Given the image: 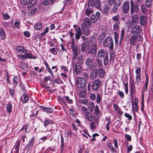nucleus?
Here are the masks:
<instances>
[{"mask_svg":"<svg viewBox=\"0 0 153 153\" xmlns=\"http://www.w3.org/2000/svg\"><path fill=\"white\" fill-rule=\"evenodd\" d=\"M23 97H24V100L22 101V103L24 104L27 102L29 100V98L27 94L25 92L23 93Z\"/></svg>","mask_w":153,"mask_h":153,"instance_id":"31","label":"nucleus"},{"mask_svg":"<svg viewBox=\"0 0 153 153\" xmlns=\"http://www.w3.org/2000/svg\"><path fill=\"white\" fill-rule=\"evenodd\" d=\"M90 19L91 21V22L93 23H95L97 21H98L97 20V18L94 15H91L90 17Z\"/></svg>","mask_w":153,"mask_h":153,"instance_id":"40","label":"nucleus"},{"mask_svg":"<svg viewBox=\"0 0 153 153\" xmlns=\"http://www.w3.org/2000/svg\"><path fill=\"white\" fill-rule=\"evenodd\" d=\"M72 62L75 72L77 73H79L82 70L81 64L84 62L83 56L81 54L78 56V58L72 59Z\"/></svg>","mask_w":153,"mask_h":153,"instance_id":"1","label":"nucleus"},{"mask_svg":"<svg viewBox=\"0 0 153 153\" xmlns=\"http://www.w3.org/2000/svg\"><path fill=\"white\" fill-rule=\"evenodd\" d=\"M102 84L101 81L100 79H96L94 81L92 85V89L95 91L97 90Z\"/></svg>","mask_w":153,"mask_h":153,"instance_id":"10","label":"nucleus"},{"mask_svg":"<svg viewBox=\"0 0 153 153\" xmlns=\"http://www.w3.org/2000/svg\"><path fill=\"white\" fill-rule=\"evenodd\" d=\"M97 62L99 65L101 66L102 65V60L99 58H97L96 59Z\"/></svg>","mask_w":153,"mask_h":153,"instance_id":"64","label":"nucleus"},{"mask_svg":"<svg viewBox=\"0 0 153 153\" xmlns=\"http://www.w3.org/2000/svg\"><path fill=\"white\" fill-rule=\"evenodd\" d=\"M82 32L80 28L78 27L77 29L76 28L75 30V36L76 41H77L80 38L81 36L82 35Z\"/></svg>","mask_w":153,"mask_h":153,"instance_id":"17","label":"nucleus"},{"mask_svg":"<svg viewBox=\"0 0 153 153\" xmlns=\"http://www.w3.org/2000/svg\"><path fill=\"white\" fill-rule=\"evenodd\" d=\"M25 59H36V56L34 55L32 56V54L30 53H25Z\"/></svg>","mask_w":153,"mask_h":153,"instance_id":"26","label":"nucleus"},{"mask_svg":"<svg viewBox=\"0 0 153 153\" xmlns=\"http://www.w3.org/2000/svg\"><path fill=\"white\" fill-rule=\"evenodd\" d=\"M86 95V93L84 91H82L79 94V96L81 97H84Z\"/></svg>","mask_w":153,"mask_h":153,"instance_id":"48","label":"nucleus"},{"mask_svg":"<svg viewBox=\"0 0 153 153\" xmlns=\"http://www.w3.org/2000/svg\"><path fill=\"white\" fill-rule=\"evenodd\" d=\"M97 56L100 58H104L103 61L104 64L107 65L108 63V53L102 49L99 50L97 52Z\"/></svg>","mask_w":153,"mask_h":153,"instance_id":"3","label":"nucleus"},{"mask_svg":"<svg viewBox=\"0 0 153 153\" xmlns=\"http://www.w3.org/2000/svg\"><path fill=\"white\" fill-rule=\"evenodd\" d=\"M118 95L120 96V97H121V98H123L124 97V94L123 92L119 91L118 92Z\"/></svg>","mask_w":153,"mask_h":153,"instance_id":"61","label":"nucleus"},{"mask_svg":"<svg viewBox=\"0 0 153 153\" xmlns=\"http://www.w3.org/2000/svg\"><path fill=\"white\" fill-rule=\"evenodd\" d=\"M39 108L41 110L47 113H52L53 111V109L52 108H48L43 106H40Z\"/></svg>","mask_w":153,"mask_h":153,"instance_id":"18","label":"nucleus"},{"mask_svg":"<svg viewBox=\"0 0 153 153\" xmlns=\"http://www.w3.org/2000/svg\"><path fill=\"white\" fill-rule=\"evenodd\" d=\"M147 18L144 16H141L140 17V23L142 26L145 24L147 22Z\"/></svg>","mask_w":153,"mask_h":153,"instance_id":"21","label":"nucleus"},{"mask_svg":"<svg viewBox=\"0 0 153 153\" xmlns=\"http://www.w3.org/2000/svg\"><path fill=\"white\" fill-rule=\"evenodd\" d=\"M99 74V71L97 69L94 70L91 73L90 78L92 80L96 78Z\"/></svg>","mask_w":153,"mask_h":153,"instance_id":"16","label":"nucleus"},{"mask_svg":"<svg viewBox=\"0 0 153 153\" xmlns=\"http://www.w3.org/2000/svg\"><path fill=\"white\" fill-rule=\"evenodd\" d=\"M31 0H21V3L22 4L27 5L30 2Z\"/></svg>","mask_w":153,"mask_h":153,"instance_id":"49","label":"nucleus"},{"mask_svg":"<svg viewBox=\"0 0 153 153\" xmlns=\"http://www.w3.org/2000/svg\"><path fill=\"white\" fill-rule=\"evenodd\" d=\"M30 3L28 6L27 8L28 9L31 8L32 6L35 5L36 3V0H31Z\"/></svg>","mask_w":153,"mask_h":153,"instance_id":"30","label":"nucleus"},{"mask_svg":"<svg viewBox=\"0 0 153 153\" xmlns=\"http://www.w3.org/2000/svg\"><path fill=\"white\" fill-rule=\"evenodd\" d=\"M135 89V85L134 83H131L130 84V96L132 97L134 94Z\"/></svg>","mask_w":153,"mask_h":153,"instance_id":"24","label":"nucleus"},{"mask_svg":"<svg viewBox=\"0 0 153 153\" xmlns=\"http://www.w3.org/2000/svg\"><path fill=\"white\" fill-rule=\"evenodd\" d=\"M96 17L97 18V20H100L101 18V17L99 12H97L95 14Z\"/></svg>","mask_w":153,"mask_h":153,"instance_id":"55","label":"nucleus"},{"mask_svg":"<svg viewBox=\"0 0 153 153\" xmlns=\"http://www.w3.org/2000/svg\"><path fill=\"white\" fill-rule=\"evenodd\" d=\"M9 93L10 95H11L12 97H13L14 95V94L15 93V91L12 88H9Z\"/></svg>","mask_w":153,"mask_h":153,"instance_id":"58","label":"nucleus"},{"mask_svg":"<svg viewBox=\"0 0 153 153\" xmlns=\"http://www.w3.org/2000/svg\"><path fill=\"white\" fill-rule=\"evenodd\" d=\"M114 39L116 43L118 42L119 36L117 32H115L114 33Z\"/></svg>","mask_w":153,"mask_h":153,"instance_id":"50","label":"nucleus"},{"mask_svg":"<svg viewBox=\"0 0 153 153\" xmlns=\"http://www.w3.org/2000/svg\"><path fill=\"white\" fill-rule=\"evenodd\" d=\"M106 33H102L99 36L98 42L99 43H101L106 36Z\"/></svg>","mask_w":153,"mask_h":153,"instance_id":"23","label":"nucleus"},{"mask_svg":"<svg viewBox=\"0 0 153 153\" xmlns=\"http://www.w3.org/2000/svg\"><path fill=\"white\" fill-rule=\"evenodd\" d=\"M138 21V17L136 15H133L132 16V21L131 26L134 27L137 25V23Z\"/></svg>","mask_w":153,"mask_h":153,"instance_id":"19","label":"nucleus"},{"mask_svg":"<svg viewBox=\"0 0 153 153\" xmlns=\"http://www.w3.org/2000/svg\"><path fill=\"white\" fill-rule=\"evenodd\" d=\"M113 108L114 110L117 111H118L120 109V108L119 107L118 105L115 103L113 105Z\"/></svg>","mask_w":153,"mask_h":153,"instance_id":"51","label":"nucleus"},{"mask_svg":"<svg viewBox=\"0 0 153 153\" xmlns=\"http://www.w3.org/2000/svg\"><path fill=\"white\" fill-rule=\"evenodd\" d=\"M103 45L105 47L110 45V48L111 51L113 49V42L110 36L106 37L103 41Z\"/></svg>","mask_w":153,"mask_h":153,"instance_id":"8","label":"nucleus"},{"mask_svg":"<svg viewBox=\"0 0 153 153\" xmlns=\"http://www.w3.org/2000/svg\"><path fill=\"white\" fill-rule=\"evenodd\" d=\"M71 131L69 130L65 131V136L66 137H68L69 136H71Z\"/></svg>","mask_w":153,"mask_h":153,"instance_id":"53","label":"nucleus"},{"mask_svg":"<svg viewBox=\"0 0 153 153\" xmlns=\"http://www.w3.org/2000/svg\"><path fill=\"white\" fill-rule=\"evenodd\" d=\"M97 96L96 102L97 103L99 104L100 100H102V98H101L102 95H101L99 94H97Z\"/></svg>","mask_w":153,"mask_h":153,"instance_id":"44","label":"nucleus"},{"mask_svg":"<svg viewBox=\"0 0 153 153\" xmlns=\"http://www.w3.org/2000/svg\"><path fill=\"white\" fill-rule=\"evenodd\" d=\"M94 6V0H88V8H92Z\"/></svg>","mask_w":153,"mask_h":153,"instance_id":"34","label":"nucleus"},{"mask_svg":"<svg viewBox=\"0 0 153 153\" xmlns=\"http://www.w3.org/2000/svg\"><path fill=\"white\" fill-rule=\"evenodd\" d=\"M3 19L4 20L8 19L10 18V16L7 13L3 14Z\"/></svg>","mask_w":153,"mask_h":153,"instance_id":"52","label":"nucleus"},{"mask_svg":"<svg viewBox=\"0 0 153 153\" xmlns=\"http://www.w3.org/2000/svg\"><path fill=\"white\" fill-rule=\"evenodd\" d=\"M90 45L88 39L85 42H83L81 45V51L82 52H86L89 50Z\"/></svg>","mask_w":153,"mask_h":153,"instance_id":"9","label":"nucleus"},{"mask_svg":"<svg viewBox=\"0 0 153 153\" xmlns=\"http://www.w3.org/2000/svg\"><path fill=\"white\" fill-rule=\"evenodd\" d=\"M94 60V58H87L85 61V63L86 65L88 66L89 69L91 70H94L95 67L97 66V64L96 63H93Z\"/></svg>","mask_w":153,"mask_h":153,"instance_id":"6","label":"nucleus"},{"mask_svg":"<svg viewBox=\"0 0 153 153\" xmlns=\"http://www.w3.org/2000/svg\"><path fill=\"white\" fill-rule=\"evenodd\" d=\"M17 51L19 53H22L26 52L27 51L26 49H25L24 47L22 46H18L16 48Z\"/></svg>","mask_w":153,"mask_h":153,"instance_id":"22","label":"nucleus"},{"mask_svg":"<svg viewBox=\"0 0 153 153\" xmlns=\"http://www.w3.org/2000/svg\"><path fill=\"white\" fill-rule=\"evenodd\" d=\"M142 10L143 13H145L147 11V10L146 8L145 4H143L141 5Z\"/></svg>","mask_w":153,"mask_h":153,"instance_id":"56","label":"nucleus"},{"mask_svg":"<svg viewBox=\"0 0 153 153\" xmlns=\"http://www.w3.org/2000/svg\"><path fill=\"white\" fill-rule=\"evenodd\" d=\"M81 29L83 34L86 36H88L89 34L90 31L88 28H81Z\"/></svg>","mask_w":153,"mask_h":153,"instance_id":"29","label":"nucleus"},{"mask_svg":"<svg viewBox=\"0 0 153 153\" xmlns=\"http://www.w3.org/2000/svg\"><path fill=\"white\" fill-rule=\"evenodd\" d=\"M87 82L85 79L78 77L77 78L76 84L77 87L79 88H84L85 87Z\"/></svg>","mask_w":153,"mask_h":153,"instance_id":"7","label":"nucleus"},{"mask_svg":"<svg viewBox=\"0 0 153 153\" xmlns=\"http://www.w3.org/2000/svg\"><path fill=\"white\" fill-rule=\"evenodd\" d=\"M120 18V16L117 15L116 16L112 18V20L115 22L114 23H120V22L119 21V19Z\"/></svg>","mask_w":153,"mask_h":153,"instance_id":"35","label":"nucleus"},{"mask_svg":"<svg viewBox=\"0 0 153 153\" xmlns=\"http://www.w3.org/2000/svg\"><path fill=\"white\" fill-rule=\"evenodd\" d=\"M100 0H95L94 1V6L97 8H99L100 7Z\"/></svg>","mask_w":153,"mask_h":153,"instance_id":"37","label":"nucleus"},{"mask_svg":"<svg viewBox=\"0 0 153 153\" xmlns=\"http://www.w3.org/2000/svg\"><path fill=\"white\" fill-rule=\"evenodd\" d=\"M86 118L89 121H91L92 120V116L91 114L89 112H86L85 114Z\"/></svg>","mask_w":153,"mask_h":153,"instance_id":"33","label":"nucleus"},{"mask_svg":"<svg viewBox=\"0 0 153 153\" xmlns=\"http://www.w3.org/2000/svg\"><path fill=\"white\" fill-rule=\"evenodd\" d=\"M110 10V7L107 5H105L103 7L102 10L105 14H107Z\"/></svg>","mask_w":153,"mask_h":153,"instance_id":"25","label":"nucleus"},{"mask_svg":"<svg viewBox=\"0 0 153 153\" xmlns=\"http://www.w3.org/2000/svg\"><path fill=\"white\" fill-rule=\"evenodd\" d=\"M90 127L91 128V129L92 130H94L95 129L96 127L95 126V124L94 122H92L90 125Z\"/></svg>","mask_w":153,"mask_h":153,"instance_id":"59","label":"nucleus"},{"mask_svg":"<svg viewBox=\"0 0 153 153\" xmlns=\"http://www.w3.org/2000/svg\"><path fill=\"white\" fill-rule=\"evenodd\" d=\"M120 4V0H116L114 2L113 7L111 9V12L113 13L117 12Z\"/></svg>","mask_w":153,"mask_h":153,"instance_id":"14","label":"nucleus"},{"mask_svg":"<svg viewBox=\"0 0 153 153\" xmlns=\"http://www.w3.org/2000/svg\"><path fill=\"white\" fill-rule=\"evenodd\" d=\"M91 26V23L89 19L84 18L83 22L81 24V28H88Z\"/></svg>","mask_w":153,"mask_h":153,"instance_id":"11","label":"nucleus"},{"mask_svg":"<svg viewBox=\"0 0 153 153\" xmlns=\"http://www.w3.org/2000/svg\"><path fill=\"white\" fill-rule=\"evenodd\" d=\"M74 38L72 39V42L71 44V47L73 51L72 59L78 58V56L80 52V49L77 45H74Z\"/></svg>","mask_w":153,"mask_h":153,"instance_id":"4","label":"nucleus"},{"mask_svg":"<svg viewBox=\"0 0 153 153\" xmlns=\"http://www.w3.org/2000/svg\"><path fill=\"white\" fill-rule=\"evenodd\" d=\"M120 23H114L113 25V29L114 31H119V26Z\"/></svg>","mask_w":153,"mask_h":153,"instance_id":"36","label":"nucleus"},{"mask_svg":"<svg viewBox=\"0 0 153 153\" xmlns=\"http://www.w3.org/2000/svg\"><path fill=\"white\" fill-rule=\"evenodd\" d=\"M91 8H88L85 10V13L88 16H89L90 14L92 13L93 12V10H92Z\"/></svg>","mask_w":153,"mask_h":153,"instance_id":"39","label":"nucleus"},{"mask_svg":"<svg viewBox=\"0 0 153 153\" xmlns=\"http://www.w3.org/2000/svg\"><path fill=\"white\" fill-rule=\"evenodd\" d=\"M133 28L132 29L131 32L134 34L139 35V34L142 30L141 27L139 25H136L134 27H132Z\"/></svg>","mask_w":153,"mask_h":153,"instance_id":"13","label":"nucleus"},{"mask_svg":"<svg viewBox=\"0 0 153 153\" xmlns=\"http://www.w3.org/2000/svg\"><path fill=\"white\" fill-rule=\"evenodd\" d=\"M64 98L65 99L66 101L69 104H71L72 102V100L70 99L69 97L68 96H64Z\"/></svg>","mask_w":153,"mask_h":153,"instance_id":"45","label":"nucleus"},{"mask_svg":"<svg viewBox=\"0 0 153 153\" xmlns=\"http://www.w3.org/2000/svg\"><path fill=\"white\" fill-rule=\"evenodd\" d=\"M50 51L54 55H56L57 54V52L56 51L55 48H54L51 49Z\"/></svg>","mask_w":153,"mask_h":153,"instance_id":"57","label":"nucleus"},{"mask_svg":"<svg viewBox=\"0 0 153 153\" xmlns=\"http://www.w3.org/2000/svg\"><path fill=\"white\" fill-rule=\"evenodd\" d=\"M153 0H146L145 2V4L146 5V7L147 8L150 7H151L152 4V1Z\"/></svg>","mask_w":153,"mask_h":153,"instance_id":"38","label":"nucleus"},{"mask_svg":"<svg viewBox=\"0 0 153 153\" xmlns=\"http://www.w3.org/2000/svg\"><path fill=\"white\" fill-rule=\"evenodd\" d=\"M94 110L95 114L96 115H98L100 113V111L99 110L98 105H96Z\"/></svg>","mask_w":153,"mask_h":153,"instance_id":"43","label":"nucleus"},{"mask_svg":"<svg viewBox=\"0 0 153 153\" xmlns=\"http://www.w3.org/2000/svg\"><path fill=\"white\" fill-rule=\"evenodd\" d=\"M100 77L102 78L104 76L105 72L102 68H101L99 70V72Z\"/></svg>","mask_w":153,"mask_h":153,"instance_id":"41","label":"nucleus"},{"mask_svg":"<svg viewBox=\"0 0 153 153\" xmlns=\"http://www.w3.org/2000/svg\"><path fill=\"white\" fill-rule=\"evenodd\" d=\"M143 38L140 35L137 34H133L131 36L130 38V44L131 45H134L137 41H142Z\"/></svg>","mask_w":153,"mask_h":153,"instance_id":"5","label":"nucleus"},{"mask_svg":"<svg viewBox=\"0 0 153 153\" xmlns=\"http://www.w3.org/2000/svg\"><path fill=\"white\" fill-rule=\"evenodd\" d=\"M89 41L91 42V48L88 53L91 54H96L98 47L96 39L92 37L90 38Z\"/></svg>","mask_w":153,"mask_h":153,"instance_id":"2","label":"nucleus"},{"mask_svg":"<svg viewBox=\"0 0 153 153\" xmlns=\"http://www.w3.org/2000/svg\"><path fill=\"white\" fill-rule=\"evenodd\" d=\"M124 116H125V117L128 118V120H131L132 119V117L131 116L128 114L125 113L124 114Z\"/></svg>","mask_w":153,"mask_h":153,"instance_id":"62","label":"nucleus"},{"mask_svg":"<svg viewBox=\"0 0 153 153\" xmlns=\"http://www.w3.org/2000/svg\"><path fill=\"white\" fill-rule=\"evenodd\" d=\"M34 140L35 138L33 137L29 141L27 145V147H28L29 148H30L33 146L34 144Z\"/></svg>","mask_w":153,"mask_h":153,"instance_id":"28","label":"nucleus"},{"mask_svg":"<svg viewBox=\"0 0 153 153\" xmlns=\"http://www.w3.org/2000/svg\"><path fill=\"white\" fill-rule=\"evenodd\" d=\"M12 104L10 103H8L6 106V110L8 113H11L12 112Z\"/></svg>","mask_w":153,"mask_h":153,"instance_id":"27","label":"nucleus"},{"mask_svg":"<svg viewBox=\"0 0 153 153\" xmlns=\"http://www.w3.org/2000/svg\"><path fill=\"white\" fill-rule=\"evenodd\" d=\"M51 3V1L49 0H43L42 4L45 5H49Z\"/></svg>","mask_w":153,"mask_h":153,"instance_id":"46","label":"nucleus"},{"mask_svg":"<svg viewBox=\"0 0 153 153\" xmlns=\"http://www.w3.org/2000/svg\"><path fill=\"white\" fill-rule=\"evenodd\" d=\"M0 35L2 40H4L6 37V35L5 31L2 28L0 27Z\"/></svg>","mask_w":153,"mask_h":153,"instance_id":"20","label":"nucleus"},{"mask_svg":"<svg viewBox=\"0 0 153 153\" xmlns=\"http://www.w3.org/2000/svg\"><path fill=\"white\" fill-rule=\"evenodd\" d=\"M130 6L131 14H133L134 11L137 12L139 10V8L137 4H134L132 0L131 1Z\"/></svg>","mask_w":153,"mask_h":153,"instance_id":"12","label":"nucleus"},{"mask_svg":"<svg viewBox=\"0 0 153 153\" xmlns=\"http://www.w3.org/2000/svg\"><path fill=\"white\" fill-rule=\"evenodd\" d=\"M37 9L35 7H32V9L29 11V13L31 15H33L36 12Z\"/></svg>","mask_w":153,"mask_h":153,"instance_id":"47","label":"nucleus"},{"mask_svg":"<svg viewBox=\"0 0 153 153\" xmlns=\"http://www.w3.org/2000/svg\"><path fill=\"white\" fill-rule=\"evenodd\" d=\"M42 25L40 22L36 23L34 25L35 28L38 30H40L42 27Z\"/></svg>","mask_w":153,"mask_h":153,"instance_id":"32","label":"nucleus"},{"mask_svg":"<svg viewBox=\"0 0 153 153\" xmlns=\"http://www.w3.org/2000/svg\"><path fill=\"white\" fill-rule=\"evenodd\" d=\"M24 36L27 37H29L30 36V33L28 31H25L24 32Z\"/></svg>","mask_w":153,"mask_h":153,"instance_id":"63","label":"nucleus"},{"mask_svg":"<svg viewBox=\"0 0 153 153\" xmlns=\"http://www.w3.org/2000/svg\"><path fill=\"white\" fill-rule=\"evenodd\" d=\"M57 99L59 102L60 103H62L64 104H65L64 98L62 97H58Z\"/></svg>","mask_w":153,"mask_h":153,"instance_id":"54","label":"nucleus"},{"mask_svg":"<svg viewBox=\"0 0 153 153\" xmlns=\"http://www.w3.org/2000/svg\"><path fill=\"white\" fill-rule=\"evenodd\" d=\"M20 67L25 71L27 67V65L24 62H21L20 63Z\"/></svg>","mask_w":153,"mask_h":153,"instance_id":"42","label":"nucleus"},{"mask_svg":"<svg viewBox=\"0 0 153 153\" xmlns=\"http://www.w3.org/2000/svg\"><path fill=\"white\" fill-rule=\"evenodd\" d=\"M129 9V2L127 1H125L122 7V11L123 13H127Z\"/></svg>","mask_w":153,"mask_h":153,"instance_id":"15","label":"nucleus"},{"mask_svg":"<svg viewBox=\"0 0 153 153\" xmlns=\"http://www.w3.org/2000/svg\"><path fill=\"white\" fill-rule=\"evenodd\" d=\"M90 97L92 100H94L95 99L96 95L93 93H91L90 95Z\"/></svg>","mask_w":153,"mask_h":153,"instance_id":"60","label":"nucleus"}]
</instances>
